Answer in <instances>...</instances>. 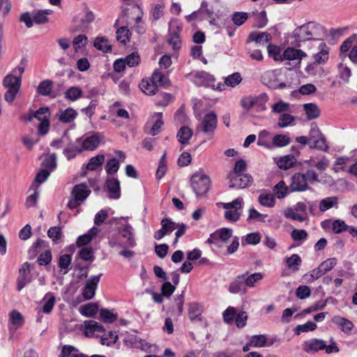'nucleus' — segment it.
Wrapping results in <instances>:
<instances>
[{
	"mask_svg": "<svg viewBox=\"0 0 357 357\" xmlns=\"http://www.w3.org/2000/svg\"><path fill=\"white\" fill-rule=\"evenodd\" d=\"M330 342V344L327 345L326 342L323 340L317 338L311 339L303 343V349L307 353H316L321 350H325L328 354L339 352V347L337 346L333 338H331Z\"/></svg>",
	"mask_w": 357,
	"mask_h": 357,
	"instance_id": "obj_1",
	"label": "nucleus"
},
{
	"mask_svg": "<svg viewBox=\"0 0 357 357\" xmlns=\"http://www.w3.org/2000/svg\"><path fill=\"white\" fill-rule=\"evenodd\" d=\"M268 100V97L265 93H261L258 96H245L241 100V106L247 110L255 108L256 112H262L267 109L266 102Z\"/></svg>",
	"mask_w": 357,
	"mask_h": 357,
	"instance_id": "obj_2",
	"label": "nucleus"
},
{
	"mask_svg": "<svg viewBox=\"0 0 357 357\" xmlns=\"http://www.w3.org/2000/svg\"><path fill=\"white\" fill-rule=\"evenodd\" d=\"M190 185L197 197L205 195L211 185L210 178L202 172L195 173L190 178Z\"/></svg>",
	"mask_w": 357,
	"mask_h": 357,
	"instance_id": "obj_3",
	"label": "nucleus"
},
{
	"mask_svg": "<svg viewBox=\"0 0 357 357\" xmlns=\"http://www.w3.org/2000/svg\"><path fill=\"white\" fill-rule=\"evenodd\" d=\"M21 77L14 76L13 74L7 75L3 79V85L6 89L4 99L10 103L15 98L21 86Z\"/></svg>",
	"mask_w": 357,
	"mask_h": 357,
	"instance_id": "obj_4",
	"label": "nucleus"
},
{
	"mask_svg": "<svg viewBox=\"0 0 357 357\" xmlns=\"http://www.w3.org/2000/svg\"><path fill=\"white\" fill-rule=\"evenodd\" d=\"M91 190L84 183L76 185L72 190V197L68 202V207L73 209L80 206L89 197Z\"/></svg>",
	"mask_w": 357,
	"mask_h": 357,
	"instance_id": "obj_5",
	"label": "nucleus"
},
{
	"mask_svg": "<svg viewBox=\"0 0 357 357\" xmlns=\"http://www.w3.org/2000/svg\"><path fill=\"white\" fill-rule=\"evenodd\" d=\"M218 126L217 115L213 112L205 114L199 124L197 126V132H202L205 135H211L214 133Z\"/></svg>",
	"mask_w": 357,
	"mask_h": 357,
	"instance_id": "obj_6",
	"label": "nucleus"
},
{
	"mask_svg": "<svg viewBox=\"0 0 357 357\" xmlns=\"http://www.w3.org/2000/svg\"><path fill=\"white\" fill-rule=\"evenodd\" d=\"M227 179L229 181V188H245L250 186L252 183V177L249 174H229L227 175Z\"/></svg>",
	"mask_w": 357,
	"mask_h": 357,
	"instance_id": "obj_7",
	"label": "nucleus"
},
{
	"mask_svg": "<svg viewBox=\"0 0 357 357\" xmlns=\"http://www.w3.org/2000/svg\"><path fill=\"white\" fill-rule=\"evenodd\" d=\"M34 118L40 121L38 126V132L41 135H46L50 129V109L47 107H40L37 111L33 113Z\"/></svg>",
	"mask_w": 357,
	"mask_h": 357,
	"instance_id": "obj_8",
	"label": "nucleus"
},
{
	"mask_svg": "<svg viewBox=\"0 0 357 357\" xmlns=\"http://www.w3.org/2000/svg\"><path fill=\"white\" fill-rule=\"evenodd\" d=\"M309 144H312L310 148L317 149L320 151H326L328 146L326 139L319 129L316 126L311 128L309 135Z\"/></svg>",
	"mask_w": 357,
	"mask_h": 357,
	"instance_id": "obj_9",
	"label": "nucleus"
},
{
	"mask_svg": "<svg viewBox=\"0 0 357 357\" xmlns=\"http://www.w3.org/2000/svg\"><path fill=\"white\" fill-rule=\"evenodd\" d=\"M142 15V10L140 7L138 5H132L125 8L121 11L116 22L120 20L122 22L135 21L138 22L141 20Z\"/></svg>",
	"mask_w": 357,
	"mask_h": 357,
	"instance_id": "obj_10",
	"label": "nucleus"
},
{
	"mask_svg": "<svg viewBox=\"0 0 357 357\" xmlns=\"http://www.w3.org/2000/svg\"><path fill=\"white\" fill-rule=\"evenodd\" d=\"M232 233L233 231L231 229L225 227L219 229L210 235L207 242L210 244H215L220 247L219 242H227L230 238L233 237Z\"/></svg>",
	"mask_w": 357,
	"mask_h": 357,
	"instance_id": "obj_11",
	"label": "nucleus"
},
{
	"mask_svg": "<svg viewBox=\"0 0 357 357\" xmlns=\"http://www.w3.org/2000/svg\"><path fill=\"white\" fill-rule=\"evenodd\" d=\"M181 27L177 24H169V38L167 40L169 45L174 50H179L181 47V40L179 36V32Z\"/></svg>",
	"mask_w": 357,
	"mask_h": 357,
	"instance_id": "obj_12",
	"label": "nucleus"
},
{
	"mask_svg": "<svg viewBox=\"0 0 357 357\" xmlns=\"http://www.w3.org/2000/svg\"><path fill=\"white\" fill-rule=\"evenodd\" d=\"M101 275V273L98 275H93L86 281L82 293L85 299L89 300L94 296Z\"/></svg>",
	"mask_w": 357,
	"mask_h": 357,
	"instance_id": "obj_13",
	"label": "nucleus"
},
{
	"mask_svg": "<svg viewBox=\"0 0 357 357\" xmlns=\"http://www.w3.org/2000/svg\"><path fill=\"white\" fill-rule=\"evenodd\" d=\"M329 47L325 43L320 42L317 46V52L312 56L315 63L326 64L329 59Z\"/></svg>",
	"mask_w": 357,
	"mask_h": 357,
	"instance_id": "obj_14",
	"label": "nucleus"
},
{
	"mask_svg": "<svg viewBox=\"0 0 357 357\" xmlns=\"http://www.w3.org/2000/svg\"><path fill=\"white\" fill-rule=\"evenodd\" d=\"M76 143L81 144V149H83V150L93 151L98 147L100 143V137L97 135L85 136L77 138Z\"/></svg>",
	"mask_w": 357,
	"mask_h": 357,
	"instance_id": "obj_15",
	"label": "nucleus"
},
{
	"mask_svg": "<svg viewBox=\"0 0 357 357\" xmlns=\"http://www.w3.org/2000/svg\"><path fill=\"white\" fill-rule=\"evenodd\" d=\"M231 294L244 295L247 292V286L245 281V275H239L230 283L228 289Z\"/></svg>",
	"mask_w": 357,
	"mask_h": 357,
	"instance_id": "obj_16",
	"label": "nucleus"
},
{
	"mask_svg": "<svg viewBox=\"0 0 357 357\" xmlns=\"http://www.w3.org/2000/svg\"><path fill=\"white\" fill-rule=\"evenodd\" d=\"M31 271V266L29 263H24L19 271V276L17 279V289L21 291L31 282L28 275Z\"/></svg>",
	"mask_w": 357,
	"mask_h": 357,
	"instance_id": "obj_17",
	"label": "nucleus"
},
{
	"mask_svg": "<svg viewBox=\"0 0 357 357\" xmlns=\"http://www.w3.org/2000/svg\"><path fill=\"white\" fill-rule=\"evenodd\" d=\"M289 188L291 192H302L308 188V183L303 174L297 173L292 176Z\"/></svg>",
	"mask_w": 357,
	"mask_h": 357,
	"instance_id": "obj_18",
	"label": "nucleus"
},
{
	"mask_svg": "<svg viewBox=\"0 0 357 357\" xmlns=\"http://www.w3.org/2000/svg\"><path fill=\"white\" fill-rule=\"evenodd\" d=\"M123 341L124 344L129 347L139 348L145 351L151 347L148 343L142 341L133 334H126Z\"/></svg>",
	"mask_w": 357,
	"mask_h": 357,
	"instance_id": "obj_19",
	"label": "nucleus"
},
{
	"mask_svg": "<svg viewBox=\"0 0 357 357\" xmlns=\"http://www.w3.org/2000/svg\"><path fill=\"white\" fill-rule=\"evenodd\" d=\"M83 328V332L86 337L96 336L98 333H102L105 331L101 324L93 320L85 321Z\"/></svg>",
	"mask_w": 357,
	"mask_h": 357,
	"instance_id": "obj_20",
	"label": "nucleus"
},
{
	"mask_svg": "<svg viewBox=\"0 0 357 357\" xmlns=\"http://www.w3.org/2000/svg\"><path fill=\"white\" fill-rule=\"evenodd\" d=\"M105 187L109 192V198L117 199L121 196L120 182L116 178H108L105 182Z\"/></svg>",
	"mask_w": 357,
	"mask_h": 357,
	"instance_id": "obj_21",
	"label": "nucleus"
},
{
	"mask_svg": "<svg viewBox=\"0 0 357 357\" xmlns=\"http://www.w3.org/2000/svg\"><path fill=\"white\" fill-rule=\"evenodd\" d=\"M332 322L337 326L340 330L347 335L351 334V331L354 328V325L352 321L340 316L333 317Z\"/></svg>",
	"mask_w": 357,
	"mask_h": 357,
	"instance_id": "obj_22",
	"label": "nucleus"
},
{
	"mask_svg": "<svg viewBox=\"0 0 357 357\" xmlns=\"http://www.w3.org/2000/svg\"><path fill=\"white\" fill-rule=\"evenodd\" d=\"M215 78L214 77L206 72H199L196 75L195 83L200 85H204L206 86L215 89Z\"/></svg>",
	"mask_w": 357,
	"mask_h": 357,
	"instance_id": "obj_23",
	"label": "nucleus"
},
{
	"mask_svg": "<svg viewBox=\"0 0 357 357\" xmlns=\"http://www.w3.org/2000/svg\"><path fill=\"white\" fill-rule=\"evenodd\" d=\"M9 321L11 324V326L9 327V330L10 333H13L17 328L23 325L24 318L20 312L17 310H13L9 314Z\"/></svg>",
	"mask_w": 357,
	"mask_h": 357,
	"instance_id": "obj_24",
	"label": "nucleus"
},
{
	"mask_svg": "<svg viewBox=\"0 0 357 357\" xmlns=\"http://www.w3.org/2000/svg\"><path fill=\"white\" fill-rule=\"evenodd\" d=\"M332 208H338V198L337 197H328L319 202V209L320 212L324 213Z\"/></svg>",
	"mask_w": 357,
	"mask_h": 357,
	"instance_id": "obj_25",
	"label": "nucleus"
},
{
	"mask_svg": "<svg viewBox=\"0 0 357 357\" xmlns=\"http://www.w3.org/2000/svg\"><path fill=\"white\" fill-rule=\"evenodd\" d=\"M77 116V112L73 108H67L56 114V116L63 123H69L73 121Z\"/></svg>",
	"mask_w": 357,
	"mask_h": 357,
	"instance_id": "obj_26",
	"label": "nucleus"
},
{
	"mask_svg": "<svg viewBox=\"0 0 357 357\" xmlns=\"http://www.w3.org/2000/svg\"><path fill=\"white\" fill-rule=\"evenodd\" d=\"M76 142L73 143L69 139L68 145H66L63 149V155L66 156L68 160H70L74 158L77 154L82 152L83 149H81V146H78L76 145Z\"/></svg>",
	"mask_w": 357,
	"mask_h": 357,
	"instance_id": "obj_27",
	"label": "nucleus"
},
{
	"mask_svg": "<svg viewBox=\"0 0 357 357\" xmlns=\"http://www.w3.org/2000/svg\"><path fill=\"white\" fill-rule=\"evenodd\" d=\"M122 236L127 239L126 246L134 248L136 245V242L134 237V232L132 227L127 223L123 230L121 231Z\"/></svg>",
	"mask_w": 357,
	"mask_h": 357,
	"instance_id": "obj_28",
	"label": "nucleus"
},
{
	"mask_svg": "<svg viewBox=\"0 0 357 357\" xmlns=\"http://www.w3.org/2000/svg\"><path fill=\"white\" fill-rule=\"evenodd\" d=\"M306 56L303 51L294 47H288L283 53L284 58L287 60H301Z\"/></svg>",
	"mask_w": 357,
	"mask_h": 357,
	"instance_id": "obj_29",
	"label": "nucleus"
},
{
	"mask_svg": "<svg viewBox=\"0 0 357 357\" xmlns=\"http://www.w3.org/2000/svg\"><path fill=\"white\" fill-rule=\"evenodd\" d=\"M141 90L146 95H153L158 91L157 85L155 84L152 79H142L139 84Z\"/></svg>",
	"mask_w": 357,
	"mask_h": 357,
	"instance_id": "obj_30",
	"label": "nucleus"
},
{
	"mask_svg": "<svg viewBox=\"0 0 357 357\" xmlns=\"http://www.w3.org/2000/svg\"><path fill=\"white\" fill-rule=\"evenodd\" d=\"M59 357H85L73 346L66 344L62 347Z\"/></svg>",
	"mask_w": 357,
	"mask_h": 357,
	"instance_id": "obj_31",
	"label": "nucleus"
},
{
	"mask_svg": "<svg viewBox=\"0 0 357 357\" xmlns=\"http://www.w3.org/2000/svg\"><path fill=\"white\" fill-rule=\"evenodd\" d=\"M152 80L155 83V84L157 85V87L158 86L167 87L169 85L170 81L168 78V76L166 75H164L158 70H155L153 75H152Z\"/></svg>",
	"mask_w": 357,
	"mask_h": 357,
	"instance_id": "obj_32",
	"label": "nucleus"
},
{
	"mask_svg": "<svg viewBox=\"0 0 357 357\" xmlns=\"http://www.w3.org/2000/svg\"><path fill=\"white\" fill-rule=\"evenodd\" d=\"M296 162V158L293 155H287L280 158L277 165L280 169H288L292 167Z\"/></svg>",
	"mask_w": 357,
	"mask_h": 357,
	"instance_id": "obj_33",
	"label": "nucleus"
},
{
	"mask_svg": "<svg viewBox=\"0 0 357 357\" xmlns=\"http://www.w3.org/2000/svg\"><path fill=\"white\" fill-rule=\"evenodd\" d=\"M192 136V130L188 126H182L177 132L178 141L182 144L188 143Z\"/></svg>",
	"mask_w": 357,
	"mask_h": 357,
	"instance_id": "obj_34",
	"label": "nucleus"
},
{
	"mask_svg": "<svg viewBox=\"0 0 357 357\" xmlns=\"http://www.w3.org/2000/svg\"><path fill=\"white\" fill-rule=\"evenodd\" d=\"M268 34L265 32L254 31L249 34L248 42H255L257 44H265L268 42Z\"/></svg>",
	"mask_w": 357,
	"mask_h": 357,
	"instance_id": "obj_35",
	"label": "nucleus"
},
{
	"mask_svg": "<svg viewBox=\"0 0 357 357\" xmlns=\"http://www.w3.org/2000/svg\"><path fill=\"white\" fill-rule=\"evenodd\" d=\"M303 108L310 120L317 119L320 114V110L318 106L314 103H306L303 105Z\"/></svg>",
	"mask_w": 357,
	"mask_h": 357,
	"instance_id": "obj_36",
	"label": "nucleus"
},
{
	"mask_svg": "<svg viewBox=\"0 0 357 357\" xmlns=\"http://www.w3.org/2000/svg\"><path fill=\"white\" fill-rule=\"evenodd\" d=\"M259 203L266 207H273L275 203L274 196L271 193L263 192L258 197Z\"/></svg>",
	"mask_w": 357,
	"mask_h": 357,
	"instance_id": "obj_37",
	"label": "nucleus"
},
{
	"mask_svg": "<svg viewBox=\"0 0 357 357\" xmlns=\"http://www.w3.org/2000/svg\"><path fill=\"white\" fill-rule=\"evenodd\" d=\"M302 262L301 257L297 254H294L289 257L285 259V263L287 266L291 269L293 271L298 270L299 266Z\"/></svg>",
	"mask_w": 357,
	"mask_h": 357,
	"instance_id": "obj_38",
	"label": "nucleus"
},
{
	"mask_svg": "<svg viewBox=\"0 0 357 357\" xmlns=\"http://www.w3.org/2000/svg\"><path fill=\"white\" fill-rule=\"evenodd\" d=\"M202 310L201 306L196 303H193L190 304L188 309L189 318L192 321H195L197 320H201L200 316L202 314Z\"/></svg>",
	"mask_w": 357,
	"mask_h": 357,
	"instance_id": "obj_39",
	"label": "nucleus"
},
{
	"mask_svg": "<svg viewBox=\"0 0 357 357\" xmlns=\"http://www.w3.org/2000/svg\"><path fill=\"white\" fill-rule=\"evenodd\" d=\"M94 47L103 52H109L112 51V46L105 37H97L94 41Z\"/></svg>",
	"mask_w": 357,
	"mask_h": 357,
	"instance_id": "obj_40",
	"label": "nucleus"
},
{
	"mask_svg": "<svg viewBox=\"0 0 357 357\" xmlns=\"http://www.w3.org/2000/svg\"><path fill=\"white\" fill-rule=\"evenodd\" d=\"M53 89V82L50 79H45L40 82L37 91L40 95L49 96Z\"/></svg>",
	"mask_w": 357,
	"mask_h": 357,
	"instance_id": "obj_41",
	"label": "nucleus"
},
{
	"mask_svg": "<svg viewBox=\"0 0 357 357\" xmlns=\"http://www.w3.org/2000/svg\"><path fill=\"white\" fill-rule=\"evenodd\" d=\"M243 275H245V281L247 287H254L257 282L264 278V275L261 273H254L248 275V273L247 272Z\"/></svg>",
	"mask_w": 357,
	"mask_h": 357,
	"instance_id": "obj_42",
	"label": "nucleus"
},
{
	"mask_svg": "<svg viewBox=\"0 0 357 357\" xmlns=\"http://www.w3.org/2000/svg\"><path fill=\"white\" fill-rule=\"evenodd\" d=\"M274 195L278 199H283L288 193V188L284 181H280L273 187Z\"/></svg>",
	"mask_w": 357,
	"mask_h": 357,
	"instance_id": "obj_43",
	"label": "nucleus"
},
{
	"mask_svg": "<svg viewBox=\"0 0 357 357\" xmlns=\"http://www.w3.org/2000/svg\"><path fill=\"white\" fill-rule=\"evenodd\" d=\"M105 161V155H98L96 156L92 157L89 162L86 165V168L91 171H94L97 169L98 167L102 166Z\"/></svg>",
	"mask_w": 357,
	"mask_h": 357,
	"instance_id": "obj_44",
	"label": "nucleus"
},
{
	"mask_svg": "<svg viewBox=\"0 0 357 357\" xmlns=\"http://www.w3.org/2000/svg\"><path fill=\"white\" fill-rule=\"evenodd\" d=\"M79 312L84 317H91L98 312V306L94 303H87L80 306Z\"/></svg>",
	"mask_w": 357,
	"mask_h": 357,
	"instance_id": "obj_45",
	"label": "nucleus"
},
{
	"mask_svg": "<svg viewBox=\"0 0 357 357\" xmlns=\"http://www.w3.org/2000/svg\"><path fill=\"white\" fill-rule=\"evenodd\" d=\"M72 257L70 255L64 254L60 256L59 259V266L63 274H66L69 271V266L71 264Z\"/></svg>",
	"mask_w": 357,
	"mask_h": 357,
	"instance_id": "obj_46",
	"label": "nucleus"
},
{
	"mask_svg": "<svg viewBox=\"0 0 357 357\" xmlns=\"http://www.w3.org/2000/svg\"><path fill=\"white\" fill-rule=\"evenodd\" d=\"M130 36V32L126 26H121L116 30V40L122 44H126L129 40Z\"/></svg>",
	"mask_w": 357,
	"mask_h": 357,
	"instance_id": "obj_47",
	"label": "nucleus"
},
{
	"mask_svg": "<svg viewBox=\"0 0 357 357\" xmlns=\"http://www.w3.org/2000/svg\"><path fill=\"white\" fill-rule=\"evenodd\" d=\"M118 338L119 337L116 332L109 331L100 337V343L102 345L110 347L116 342Z\"/></svg>",
	"mask_w": 357,
	"mask_h": 357,
	"instance_id": "obj_48",
	"label": "nucleus"
},
{
	"mask_svg": "<svg viewBox=\"0 0 357 357\" xmlns=\"http://www.w3.org/2000/svg\"><path fill=\"white\" fill-rule=\"evenodd\" d=\"M242 81V77L239 73H234L225 78V83L227 86L235 87Z\"/></svg>",
	"mask_w": 357,
	"mask_h": 357,
	"instance_id": "obj_49",
	"label": "nucleus"
},
{
	"mask_svg": "<svg viewBox=\"0 0 357 357\" xmlns=\"http://www.w3.org/2000/svg\"><path fill=\"white\" fill-rule=\"evenodd\" d=\"M285 218L299 222H303L305 218L296 211L294 207H288L283 211Z\"/></svg>",
	"mask_w": 357,
	"mask_h": 357,
	"instance_id": "obj_50",
	"label": "nucleus"
},
{
	"mask_svg": "<svg viewBox=\"0 0 357 357\" xmlns=\"http://www.w3.org/2000/svg\"><path fill=\"white\" fill-rule=\"evenodd\" d=\"M82 95V91L79 87L77 86H72L68 89L66 93L65 96L67 99L75 101L79 98Z\"/></svg>",
	"mask_w": 357,
	"mask_h": 357,
	"instance_id": "obj_51",
	"label": "nucleus"
},
{
	"mask_svg": "<svg viewBox=\"0 0 357 357\" xmlns=\"http://www.w3.org/2000/svg\"><path fill=\"white\" fill-rule=\"evenodd\" d=\"M32 188H35L34 192L26 198L25 202V205L27 208L35 206L39 197L38 185H36V184L33 183Z\"/></svg>",
	"mask_w": 357,
	"mask_h": 357,
	"instance_id": "obj_52",
	"label": "nucleus"
},
{
	"mask_svg": "<svg viewBox=\"0 0 357 357\" xmlns=\"http://www.w3.org/2000/svg\"><path fill=\"white\" fill-rule=\"evenodd\" d=\"M119 167V160L116 158H112L107 162L105 170L108 174H114L118 172Z\"/></svg>",
	"mask_w": 357,
	"mask_h": 357,
	"instance_id": "obj_53",
	"label": "nucleus"
},
{
	"mask_svg": "<svg viewBox=\"0 0 357 357\" xmlns=\"http://www.w3.org/2000/svg\"><path fill=\"white\" fill-rule=\"evenodd\" d=\"M290 143V138L286 135H276L273 138V144L277 147H283Z\"/></svg>",
	"mask_w": 357,
	"mask_h": 357,
	"instance_id": "obj_54",
	"label": "nucleus"
},
{
	"mask_svg": "<svg viewBox=\"0 0 357 357\" xmlns=\"http://www.w3.org/2000/svg\"><path fill=\"white\" fill-rule=\"evenodd\" d=\"M100 316L102 321L107 324H112L114 322L117 318L116 314L107 309H101Z\"/></svg>",
	"mask_w": 357,
	"mask_h": 357,
	"instance_id": "obj_55",
	"label": "nucleus"
},
{
	"mask_svg": "<svg viewBox=\"0 0 357 357\" xmlns=\"http://www.w3.org/2000/svg\"><path fill=\"white\" fill-rule=\"evenodd\" d=\"M316 328L317 324L313 321H309L304 324L298 325L296 328V333L300 335L301 333L313 331Z\"/></svg>",
	"mask_w": 357,
	"mask_h": 357,
	"instance_id": "obj_56",
	"label": "nucleus"
},
{
	"mask_svg": "<svg viewBox=\"0 0 357 357\" xmlns=\"http://www.w3.org/2000/svg\"><path fill=\"white\" fill-rule=\"evenodd\" d=\"M160 225L161 228L167 234L176 229V223L173 222L170 218H163L160 222Z\"/></svg>",
	"mask_w": 357,
	"mask_h": 357,
	"instance_id": "obj_57",
	"label": "nucleus"
},
{
	"mask_svg": "<svg viewBox=\"0 0 357 357\" xmlns=\"http://www.w3.org/2000/svg\"><path fill=\"white\" fill-rule=\"evenodd\" d=\"M323 275H324V273L319 266L317 268L312 270L309 273L305 274L303 278L306 279L307 282H312L321 278Z\"/></svg>",
	"mask_w": 357,
	"mask_h": 357,
	"instance_id": "obj_58",
	"label": "nucleus"
},
{
	"mask_svg": "<svg viewBox=\"0 0 357 357\" xmlns=\"http://www.w3.org/2000/svg\"><path fill=\"white\" fill-rule=\"evenodd\" d=\"M250 341L253 347H263L266 346L267 339L264 335H255L250 337Z\"/></svg>",
	"mask_w": 357,
	"mask_h": 357,
	"instance_id": "obj_59",
	"label": "nucleus"
},
{
	"mask_svg": "<svg viewBox=\"0 0 357 357\" xmlns=\"http://www.w3.org/2000/svg\"><path fill=\"white\" fill-rule=\"evenodd\" d=\"M295 120L294 116L289 114H282L278 119V126L280 128H285L291 125Z\"/></svg>",
	"mask_w": 357,
	"mask_h": 357,
	"instance_id": "obj_60",
	"label": "nucleus"
},
{
	"mask_svg": "<svg viewBox=\"0 0 357 357\" xmlns=\"http://www.w3.org/2000/svg\"><path fill=\"white\" fill-rule=\"evenodd\" d=\"M349 229L348 225L342 220H335L332 223V230L335 234L342 233Z\"/></svg>",
	"mask_w": 357,
	"mask_h": 357,
	"instance_id": "obj_61",
	"label": "nucleus"
},
{
	"mask_svg": "<svg viewBox=\"0 0 357 357\" xmlns=\"http://www.w3.org/2000/svg\"><path fill=\"white\" fill-rule=\"evenodd\" d=\"M236 308L234 307H228L222 313L223 319L225 323L230 324L234 320L236 315Z\"/></svg>",
	"mask_w": 357,
	"mask_h": 357,
	"instance_id": "obj_62",
	"label": "nucleus"
},
{
	"mask_svg": "<svg viewBox=\"0 0 357 357\" xmlns=\"http://www.w3.org/2000/svg\"><path fill=\"white\" fill-rule=\"evenodd\" d=\"M308 236L307 232L305 229H294L291 233V237L295 241H303Z\"/></svg>",
	"mask_w": 357,
	"mask_h": 357,
	"instance_id": "obj_63",
	"label": "nucleus"
},
{
	"mask_svg": "<svg viewBox=\"0 0 357 357\" xmlns=\"http://www.w3.org/2000/svg\"><path fill=\"white\" fill-rule=\"evenodd\" d=\"M42 165L45 168H48L50 171H52L56 167V155L52 153L43 160Z\"/></svg>",
	"mask_w": 357,
	"mask_h": 357,
	"instance_id": "obj_64",
	"label": "nucleus"
}]
</instances>
